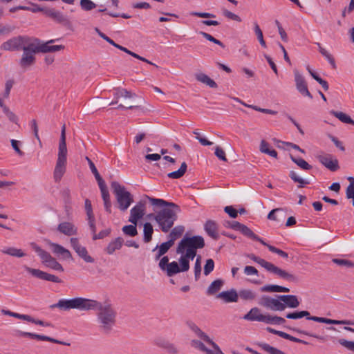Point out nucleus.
Returning a JSON list of instances; mask_svg holds the SVG:
<instances>
[{
    "label": "nucleus",
    "instance_id": "nucleus-64",
    "mask_svg": "<svg viewBox=\"0 0 354 354\" xmlns=\"http://www.w3.org/2000/svg\"><path fill=\"white\" fill-rule=\"evenodd\" d=\"M95 179H96V180L97 182V184H98V186L100 187L101 194L106 192H109V190L107 189V187L106 185V183H105L104 180L102 179V178L101 177L100 175L97 176V177H95Z\"/></svg>",
    "mask_w": 354,
    "mask_h": 354
},
{
    "label": "nucleus",
    "instance_id": "nucleus-43",
    "mask_svg": "<svg viewBox=\"0 0 354 354\" xmlns=\"http://www.w3.org/2000/svg\"><path fill=\"white\" fill-rule=\"evenodd\" d=\"M238 295L244 300H254L257 296L254 292L249 289L240 290Z\"/></svg>",
    "mask_w": 354,
    "mask_h": 354
},
{
    "label": "nucleus",
    "instance_id": "nucleus-57",
    "mask_svg": "<svg viewBox=\"0 0 354 354\" xmlns=\"http://www.w3.org/2000/svg\"><path fill=\"white\" fill-rule=\"evenodd\" d=\"M333 262L341 266H346L347 268L354 267V263L347 259H333Z\"/></svg>",
    "mask_w": 354,
    "mask_h": 354
},
{
    "label": "nucleus",
    "instance_id": "nucleus-19",
    "mask_svg": "<svg viewBox=\"0 0 354 354\" xmlns=\"http://www.w3.org/2000/svg\"><path fill=\"white\" fill-rule=\"evenodd\" d=\"M186 324L198 337L203 339L208 344L217 347V344L213 342L206 333L202 331L194 322L192 321H187Z\"/></svg>",
    "mask_w": 354,
    "mask_h": 354
},
{
    "label": "nucleus",
    "instance_id": "nucleus-26",
    "mask_svg": "<svg viewBox=\"0 0 354 354\" xmlns=\"http://www.w3.org/2000/svg\"><path fill=\"white\" fill-rule=\"evenodd\" d=\"M49 245L55 254L62 257L64 259H69L72 258L71 252L61 245L52 242H50Z\"/></svg>",
    "mask_w": 354,
    "mask_h": 354
},
{
    "label": "nucleus",
    "instance_id": "nucleus-31",
    "mask_svg": "<svg viewBox=\"0 0 354 354\" xmlns=\"http://www.w3.org/2000/svg\"><path fill=\"white\" fill-rule=\"evenodd\" d=\"M123 243L124 240L122 237H117L109 243L104 250L108 254H113L115 250L122 248Z\"/></svg>",
    "mask_w": 354,
    "mask_h": 354
},
{
    "label": "nucleus",
    "instance_id": "nucleus-37",
    "mask_svg": "<svg viewBox=\"0 0 354 354\" xmlns=\"http://www.w3.org/2000/svg\"><path fill=\"white\" fill-rule=\"evenodd\" d=\"M223 285V281L221 279H216L214 280L212 283L209 285L207 290V294L209 295H212L216 293L221 287Z\"/></svg>",
    "mask_w": 354,
    "mask_h": 354
},
{
    "label": "nucleus",
    "instance_id": "nucleus-14",
    "mask_svg": "<svg viewBox=\"0 0 354 354\" xmlns=\"http://www.w3.org/2000/svg\"><path fill=\"white\" fill-rule=\"evenodd\" d=\"M15 335L19 337H30L32 339H36L37 340L48 341L50 342L62 344V345H66V346L70 345L69 343L59 341L58 339L50 337L48 336L38 335V334H35V333H30V332H24V331H21V330H17Z\"/></svg>",
    "mask_w": 354,
    "mask_h": 354
},
{
    "label": "nucleus",
    "instance_id": "nucleus-58",
    "mask_svg": "<svg viewBox=\"0 0 354 354\" xmlns=\"http://www.w3.org/2000/svg\"><path fill=\"white\" fill-rule=\"evenodd\" d=\"M273 142H275L277 143H282L283 145H285L286 146H288V147H291L292 149L297 150V151H300L302 153H305V151L304 149H301L299 145H297L296 144H294L292 142H283V141L279 140H278L277 138H274L273 139Z\"/></svg>",
    "mask_w": 354,
    "mask_h": 354
},
{
    "label": "nucleus",
    "instance_id": "nucleus-60",
    "mask_svg": "<svg viewBox=\"0 0 354 354\" xmlns=\"http://www.w3.org/2000/svg\"><path fill=\"white\" fill-rule=\"evenodd\" d=\"M338 342L348 350L354 352V342L348 341L345 339H339Z\"/></svg>",
    "mask_w": 354,
    "mask_h": 354
},
{
    "label": "nucleus",
    "instance_id": "nucleus-63",
    "mask_svg": "<svg viewBox=\"0 0 354 354\" xmlns=\"http://www.w3.org/2000/svg\"><path fill=\"white\" fill-rule=\"evenodd\" d=\"M111 228H107L104 230H101L98 234H95V235L93 236V240L97 239H104L106 236H108L111 233Z\"/></svg>",
    "mask_w": 354,
    "mask_h": 354
},
{
    "label": "nucleus",
    "instance_id": "nucleus-38",
    "mask_svg": "<svg viewBox=\"0 0 354 354\" xmlns=\"http://www.w3.org/2000/svg\"><path fill=\"white\" fill-rule=\"evenodd\" d=\"M187 165L185 162H183L180 167L177 170L170 172L167 174V176L170 178L178 179L184 176L187 171Z\"/></svg>",
    "mask_w": 354,
    "mask_h": 354
},
{
    "label": "nucleus",
    "instance_id": "nucleus-20",
    "mask_svg": "<svg viewBox=\"0 0 354 354\" xmlns=\"http://www.w3.org/2000/svg\"><path fill=\"white\" fill-rule=\"evenodd\" d=\"M284 305V310L288 307L290 308H295L299 306V301L296 295H276Z\"/></svg>",
    "mask_w": 354,
    "mask_h": 354
},
{
    "label": "nucleus",
    "instance_id": "nucleus-5",
    "mask_svg": "<svg viewBox=\"0 0 354 354\" xmlns=\"http://www.w3.org/2000/svg\"><path fill=\"white\" fill-rule=\"evenodd\" d=\"M246 257L253 261L257 263L264 268L267 271L277 275L279 277L287 280L290 282H297L298 277L295 274L286 272L285 270L276 266L273 263L261 259L254 254H248Z\"/></svg>",
    "mask_w": 354,
    "mask_h": 354
},
{
    "label": "nucleus",
    "instance_id": "nucleus-36",
    "mask_svg": "<svg viewBox=\"0 0 354 354\" xmlns=\"http://www.w3.org/2000/svg\"><path fill=\"white\" fill-rule=\"evenodd\" d=\"M196 78L198 82L207 84L210 88H217L218 86L217 84L212 79L204 73L196 75Z\"/></svg>",
    "mask_w": 354,
    "mask_h": 354
},
{
    "label": "nucleus",
    "instance_id": "nucleus-23",
    "mask_svg": "<svg viewBox=\"0 0 354 354\" xmlns=\"http://www.w3.org/2000/svg\"><path fill=\"white\" fill-rule=\"evenodd\" d=\"M35 62L36 58L35 55L24 51L19 61V64L21 68L26 69L34 65Z\"/></svg>",
    "mask_w": 354,
    "mask_h": 354
},
{
    "label": "nucleus",
    "instance_id": "nucleus-13",
    "mask_svg": "<svg viewBox=\"0 0 354 354\" xmlns=\"http://www.w3.org/2000/svg\"><path fill=\"white\" fill-rule=\"evenodd\" d=\"M24 36L14 37L3 42L1 48L3 50L15 51L22 50Z\"/></svg>",
    "mask_w": 354,
    "mask_h": 354
},
{
    "label": "nucleus",
    "instance_id": "nucleus-18",
    "mask_svg": "<svg viewBox=\"0 0 354 354\" xmlns=\"http://www.w3.org/2000/svg\"><path fill=\"white\" fill-rule=\"evenodd\" d=\"M45 14L64 26L69 27L71 26V21L68 17L59 11L48 8L45 10Z\"/></svg>",
    "mask_w": 354,
    "mask_h": 354
},
{
    "label": "nucleus",
    "instance_id": "nucleus-3",
    "mask_svg": "<svg viewBox=\"0 0 354 354\" xmlns=\"http://www.w3.org/2000/svg\"><path fill=\"white\" fill-rule=\"evenodd\" d=\"M180 210V209L176 210V209L173 207H164L155 214H149L148 218L155 220L160 230L162 232L167 233L177 220V214Z\"/></svg>",
    "mask_w": 354,
    "mask_h": 354
},
{
    "label": "nucleus",
    "instance_id": "nucleus-28",
    "mask_svg": "<svg viewBox=\"0 0 354 354\" xmlns=\"http://www.w3.org/2000/svg\"><path fill=\"white\" fill-rule=\"evenodd\" d=\"M216 297L223 299L226 303H230L236 302L238 301L239 295L234 289H231L230 290L223 291L218 293Z\"/></svg>",
    "mask_w": 354,
    "mask_h": 354
},
{
    "label": "nucleus",
    "instance_id": "nucleus-41",
    "mask_svg": "<svg viewBox=\"0 0 354 354\" xmlns=\"http://www.w3.org/2000/svg\"><path fill=\"white\" fill-rule=\"evenodd\" d=\"M316 44L317 45V46L319 48V53L324 57H325L326 59H327V60L329 62V63L332 66V68L333 69H335L337 66H336V64H335V59L333 58V57L325 48H324L319 43H316Z\"/></svg>",
    "mask_w": 354,
    "mask_h": 354
},
{
    "label": "nucleus",
    "instance_id": "nucleus-33",
    "mask_svg": "<svg viewBox=\"0 0 354 354\" xmlns=\"http://www.w3.org/2000/svg\"><path fill=\"white\" fill-rule=\"evenodd\" d=\"M170 230L171 232L168 235L169 241H171V243L174 244L175 241L183 234L185 227L183 225H177Z\"/></svg>",
    "mask_w": 354,
    "mask_h": 354
},
{
    "label": "nucleus",
    "instance_id": "nucleus-62",
    "mask_svg": "<svg viewBox=\"0 0 354 354\" xmlns=\"http://www.w3.org/2000/svg\"><path fill=\"white\" fill-rule=\"evenodd\" d=\"M268 250L275 254H277L280 257L287 259L288 257V254L273 245H268Z\"/></svg>",
    "mask_w": 354,
    "mask_h": 354
},
{
    "label": "nucleus",
    "instance_id": "nucleus-39",
    "mask_svg": "<svg viewBox=\"0 0 354 354\" xmlns=\"http://www.w3.org/2000/svg\"><path fill=\"white\" fill-rule=\"evenodd\" d=\"M144 237L143 241L145 243H149L152 239V235L153 233V226L150 223H145L144 224Z\"/></svg>",
    "mask_w": 354,
    "mask_h": 354
},
{
    "label": "nucleus",
    "instance_id": "nucleus-24",
    "mask_svg": "<svg viewBox=\"0 0 354 354\" xmlns=\"http://www.w3.org/2000/svg\"><path fill=\"white\" fill-rule=\"evenodd\" d=\"M191 345L196 348H198L201 351L205 352L207 354H224L218 345L217 347L212 346L214 348V351L207 348L202 342L196 339L192 340Z\"/></svg>",
    "mask_w": 354,
    "mask_h": 354
},
{
    "label": "nucleus",
    "instance_id": "nucleus-12",
    "mask_svg": "<svg viewBox=\"0 0 354 354\" xmlns=\"http://www.w3.org/2000/svg\"><path fill=\"white\" fill-rule=\"evenodd\" d=\"M40 39L33 37L24 36L23 43V51L29 53L35 54L39 53V51Z\"/></svg>",
    "mask_w": 354,
    "mask_h": 354
},
{
    "label": "nucleus",
    "instance_id": "nucleus-48",
    "mask_svg": "<svg viewBox=\"0 0 354 354\" xmlns=\"http://www.w3.org/2000/svg\"><path fill=\"white\" fill-rule=\"evenodd\" d=\"M102 198L104 202L105 211L110 214L111 213V202L110 199V194L109 192L102 194Z\"/></svg>",
    "mask_w": 354,
    "mask_h": 354
},
{
    "label": "nucleus",
    "instance_id": "nucleus-56",
    "mask_svg": "<svg viewBox=\"0 0 354 354\" xmlns=\"http://www.w3.org/2000/svg\"><path fill=\"white\" fill-rule=\"evenodd\" d=\"M214 268V262L213 259H209L206 261V263L204 266V274L205 276L209 275Z\"/></svg>",
    "mask_w": 354,
    "mask_h": 354
},
{
    "label": "nucleus",
    "instance_id": "nucleus-4",
    "mask_svg": "<svg viewBox=\"0 0 354 354\" xmlns=\"http://www.w3.org/2000/svg\"><path fill=\"white\" fill-rule=\"evenodd\" d=\"M91 299L75 297L71 299H62L57 303L50 306V308H57L61 310L68 311L71 309L91 310Z\"/></svg>",
    "mask_w": 354,
    "mask_h": 354
},
{
    "label": "nucleus",
    "instance_id": "nucleus-35",
    "mask_svg": "<svg viewBox=\"0 0 354 354\" xmlns=\"http://www.w3.org/2000/svg\"><path fill=\"white\" fill-rule=\"evenodd\" d=\"M330 113L338 118L341 122L345 124L354 125V120L348 115L341 111H331Z\"/></svg>",
    "mask_w": 354,
    "mask_h": 354
},
{
    "label": "nucleus",
    "instance_id": "nucleus-8",
    "mask_svg": "<svg viewBox=\"0 0 354 354\" xmlns=\"http://www.w3.org/2000/svg\"><path fill=\"white\" fill-rule=\"evenodd\" d=\"M259 304L274 311L284 310V305L278 297L272 298L267 295H263L259 301Z\"/></svg>",
    "mask_w": 354,
    "mask_h": 354
},
{
    "label": "nucleus",
    "instance_id": "nucleus-6",
    "mask_svg": "<svg viewBox=\"0 0 354 354\" xmlns=\"http://www.w3.org/2000/svg\"><path fill=\"white\" fill-rule=\"evenodd\" d=\"M111 187L115 195L118 208L122 212L126 211L133 202V196L129 192L126 190L123 185H121L117 181H113L111 184Z\"/></svg>",
    "mask_w": 354,
    "mask_h": 354
},
{
    "label": "nucleus",
    "instance_id": "nucleus-9",
    "mask_svg": "<svg viewBox=\"0 0 354 354\" xmlns=\"http://www.w3.org/2000/svg\"><path fill=\"white\" fill-rule=\"evenodd\" d=\"M146 201L140 200L137 204L131 209L130 216L129 221L132 224L137 225L139 219L142 218L145 214Z\"/></svg>",
    "mask_w": 354,
    "mask_h": 354
},
{
    "label": "nucleus",
    "instance_id": "nucleus-34",
    "mask_svg": "<svg viewBox=\"0 0 354 354\" xmlns=\"http://www.w3.org/2000/svg\"><path fill=\"white\" fill-rule=\"evenodd\" d=\"M261 313L260 309L257 307L252 308L246 315H244L243 319L248 321H257L261 322L260 318L263 317Z\"/></svg>",
    "mask_w": 354,
    "mask_h": 354
},
{
    "label": "nucleus",
    "instance_id": "nucleus-45",
    "mask_svg": "<svg viewBox=\"0 0 354 354\" xmlns=\"http://www.w3.org/2000/svg\"><path fill=\"white\" fill-rule=\"evenodd\" d=\"M289 176L294 182L299 183V188L304 187L306 185L309 184L308 180L300 178L294 171H290Z\"/></svg>",
    "mask_w": 354,
    "mask_h": 354
},
{
    "label": "nucleus",
    "instance_id": "nucleus-11",
    "mask_svg": "<svg viewBox=\"0 0 354 354\" xmlns=\"http://www.w3.org/2000/svg\"><path fill=\"white\" fill-rule=\"evenodd\" d=\"M24 269L31 274L32 276L48 281L54 283H61L62 280L57 276L41 271L39 269L32 268L27 266H24Z\"/></svg>",
    "mask_w": 354,
    "mask_h": 354
},
{
    "label": "nucleus",
    "instance_id": "nucleus-22",
    "mask_svg": "<svg viewBox=\"0 0 354 354\" xmlns=\"http://www.w3.org/2000/svg\"><path fill=\"white\" fill-rule=\"evenodd\" d=\"M55 42L54 39H50L46 42L40 40L39 53H47L51 52H56L64 48L63 45H51Z\"/></svg>",
    "mask_w": 354,
    "mask_h": 354
},
{
    "label": "nucleus",
    "instance_id": "nucleus-61",
    "mask_svg": "<svg viewBox=\"0 0 354 354\" xmlns=\"http://www.w3.org/2000/svg\"><path fill=\"white\" fill-rule=\"evenodd\" d=\"M223 14L225 17H227L230 19H232V20H234V21H236L238 22L241 21V17L239 15L232 12L231 11H229L227 10H224L223 11Z\"/></svg>",
    "mask_w": 354,
    "mask_h": 354
},
{
    "label": "nucleus",
    "instance_id": "nucleus-51",
    "mask_svg": "<svg viewBox=\"0 0 354 354\" xmlns=\"http://www.w3.org/2000/svg\"><path fill=\"white\" fill-rule=\"evenodd\" d=\"M290 330H292V331L297 333H299V334H303V335H308V336H310V337H313L315 338H317L321 341H323L324 342L326 340V338L324 336H320V335H317L316 334H313V333H310L306 330H301L299 328H290Z\"/></svg>",
    "mask_w": 354,
    "mask_h": 354
},
{
    "label": "nucleus",
    "instance_id": "nucleus-29",
    "mask_svg": "<svg viewBox=\"0 0 354 354\" xmlns=\"http://www.w3.org/2000/svg\"><path fill=\"white\" fill-rule=\"evenodd\" d=\"M205 230L207 234L215 240H217L219 237L218 234V225L217 223L212 220H208L205 223Z\"/></svg>",
    "mask_w": 354,
    "mask_h": 354
},
{
    "label": "nucleus",
    "instance_id": "nucleus-53",
    "mask_svg": "<svg viewBox=\"0 0 354 354\" xmlns=\"http://www.w3.org/2000/svg\"><path fill=\"white\" fill-rule=\"evenodd\" d=\"M201 257L198 256L196 259V262H195V265H194V277H195L196 281H197L201 277Z\"/></svg>",
    "mask_w": 354,
    "mask_h": 354
},
{
    "label": "nucleus",
    "instance_id": "nucleus-10",
    "mask_svg": "<svg viewBox=\"0 0 354 354\" xmlns=\"http://www.w3.org/2000/svg\"><path fill=\"white\" fill-rule=\"evenodd\" d=\"M71 247L77 254V255L86 263H94L95 259L88 254L86 248L81 245L79 240L76 237H73L70 240Z\"/></svg>",
    "mask_w": 354,
    "mask_h": 354
},
{
    "label": "nucleus",
    "instance_id": "nucleus-59",
    "mask_svg": "<svg viewBox=\"0 0 354 354\" xmlns=\"http://www.w3.org/2000/svg\"><path fill=\"white\" fill-rule=\"evenodd\" d=\"M348 180L350 181L349 185L346 188V198H350L353 196L354 192V178L348 177Z\"/></svg>",
    "mask_w": 354,
    "mask_h": 354
},
{
    "label": "nucleus",
    "instance_id": "nucleus-30",
    "mask_svg": "<svg viewBox=\"0 0 354 354\" xmlns=\"http://www.w3.org/2000/svg\"><path fill=\"white\" fill-rule=\"evenodd\" d=\"M30 245L31 248L37 254V255L40 257L41 262L46 265L51 259V255L48 252L43 250L41 247L37 245L35 243H31Z\"/></svg>",
    "mask_w": 354,
    "mask_h": 354
},
{
    "label": "nucleus",
    "instance_id": "nucleus-52",
    "mask_svg": "<svg viewBox=\"0 0 354 354\" xmlns=\"http://www.w3.org/2000/svg\"><path fill=\"white\" fill-rule=\"evenodd\" d=\"M200 35H201L204 38H205L207 40L212 41L218 46H220L222 48H225V45L223 42H221L220 40L214 38L213 36L209 35V33H207L205 32L201 31L199 32Z\"/></svg>",
    "mask_w": 354,
    "mask_h": 354
},
{
    "label": "nucleus",
    "instance_id": "nucleus-1",
    "mask_svg": "<svg viewBox=\"0 0 354 354\" xmlns=\"http://www.w3.org/2000/svg\"><path fill=\"white\" fill-rule=\"evenodd\" d=\"M91 310H98L97 320L100 330L104 334H109L116 323L117 312L110 301L101 303L92 299Z\"/></svg>",
    "mask_w": 354,
    "mask_h": 354
},
{
    "label": "nucleus",
    "instance_id": "nucleus-54",
    "mask_svg": "<svg viewBox=\"0 0 354 354\" xmlns=\"http://www.w3.org/2000/svg\"><path fill=\"white\" fill-rule=\"evenodd\" d=\"M46 266L57 271L63 272L64 268L62 266L56 261V259L53 257L48 261V263L46 265Z\"/></svg>",
    "mask_w": 354,
    "mask_h": 354
},
{
    "label": "nucleus",
    "instance_id": "nucleus-47",
    "mask_svg": "<svg viewBox=\"0 0 354 354\" xmlns=\"http://www.w3.org/2000/svg\"><path fill=\"white\" fill-rule=\"evenodd\" d=\"M174 245V244L171 243V241H167L166 242H164L161 243L160 245H157L153 251H156L157 249H158V251L160 252V254H166L168 250Z\"/></svg>",
    "mask_w": 354,
    "mask_h": 354
},
{
    "label": "nucleus",
    "instance_id": "nucleus-46",
    "mask_svg": "<svg viewBox=\"0 0 354 354\" xmlns=\"http://www.w3.org/2000/svg\"><path fill=\"white\" fill-rule=\"evenodd\" d=\"M254 32L257 37V39L261 44V46L263 48H266L267 46H266V41L263 39V32H262L259 24L256 21L254 22Z\"/></svg>",
    "mask_w": 354,
    "mask_h": 354
},
{
    "label": "nucleus",
    "instance_id": "nucleus-42",
    "mask_svg": "<svg viewBox=\"0 0 354 354\" xmlns=\"http://www.w3.org/2000/svg\"><path fill=\"white\" fill-rule=\"evenodd\" d=\"M290 158L293 162L304 170H310L313 168V167L303 158H297L291 154L290 155Z\"/></svg>",
    "mask_w": 354,
    "mask_h": 354
},
{
    "label": "nucleus",
    "instance_id": "nucleus-50",
    "mask_svg": "<svg viewBox=\"0 0 354 354\" xmlns=\"http://www.w3.org/2000/svg\"><path fill=\"white\" fill-rule=\"evenodd\" d=\"M122 232L126 235L130 236H135L138 234V230L136 228V225H125L122 227Z\"/></svg>",
    "mask_w": 354,
    "mask_h": 354
},
{
    "label": "nucleus",
    "instance_id": "nucleus-17",
    "mask_svg": "<svg viewBox=\"0 0 354 354\" xmlns=\"http://www.w3.org/2000/svg\"><path fill=\"white\" fill-rule=\"evenodd\" d=\"M318 160L331 171H335L339 169V162L336 158H333L330 154L319 155L317 156Z\"/></svg>",
    "mask_w": 354,
    "mask_h": 354
},
{
    "label": "nucleus",
    "instance_id": "nucleus-44",
    "mask_svg": "<svg viewBox=\"0 0 354 354\" xmlns=\"http://www.w3.org/2000/svg\"><path fill=\"white\" fill-rule=\"evenodd\" d=\"M260 347L269 354H286L283 351L273 347L268 344L261 343L259 344Z\"/></svg>",
    "mask_w": 354,
    "mask_h": 354
},
{
    "label": "nucleus",
    "instance_id": "nucleus-25",
    "mask_svg": "<svg viewBox=\"0 0 354 354\" xmlns=\"http://www.w3.org/2000/svg\"><path fill=\"white\" fill-rule=\"evenodd\" d=\"M57 230L61 233L67 235H75L77 233V227L70 222H62L58 225Z\"/></svg>",
    "mask_w": 354,
    "mask_h": 354
},
{
    "label": "nucleus",
    "instance_id": "nucleus-16",
    "mask_svg": "<svg viewBox=\"0 0 354 354\" xmlns=\"http://www.w3.org/2000/svg\"><path fill=\"white\" fill-rule=\"evenodd\" d=\"M57 156V160L66 162L67 147L66 142V125L64 124L62 127Z\"/></svg>",
    "mask_w": 354,
    "mask_h": 354
},
{
    "label": "nucleus",
    "instance_id": "nucleus-27",
    "mask_svg": "<svg viewBox=\"0 0 354 354\" xmlns=\"http://www.w3.org/2000/svg\"><path fill=\"white\" fill-rule=\"evenodd\" d=\"M179 262L180 263V267H179L178 263L176 261H172L169 263V266L166 268L165 271L167 272V275L168 277H172L174 274L179 273L180 272H186L189 269H185L183 268V264L182 263L181 257L179 259Z\"/></svg>",
    "mask_w": 354,
    "mask_h": 354
},
{
    "label": "nucleus",
    "instance_id": "nucleus-32",
    "mask_svg": "<svg viewBox=\"0 0 354 354\" xmlns=\"http://www.w3.org/2000/svg\"><path fill=\"white\" fill-rule=\"evenodd\" d=\"M66 162L57 160L54 170V178L56 182L61 180L66 171Z\"/></svg>",
    "mask_w": 354,
    "mask_h": 354
},
{
    "label": "nucleus",
    "instance_id": "nucleus-15",
    "mask_svg": "<svg viewBox=\"0 0 354 354\" xmlns=\"http://www.w3.org/2000/svg\"><path fill=\"white\" fill-rule=\"evenodd\" d=\"M294 75L296 87L298 91L302 95L307 96L309 98L312 99L313 95L308 89L307 83L304 77L299 73V72L297 70L294 71Z\"/></svg>",
    "mask_w": 354,
    "mask_h": 354
},
{
    "label": "nucleus",
    "instance_id": "nucleus-7",
    "mask_svg": "<svg viewBox=\"0 0 354 354\" xmlns=\"http://www.w3.org/2000/svg\"><path fill=\"white\" fill-rule=\"evenodd\" d=\"M306 317L308 320H312L319 323H324L328 324H351L353 325L354 322L346 320H335L325 317H319L316 316H310V313L307 310L293 312L292 319H301L302 317Z\"/></svg>",
    "mask_w": 354,
    "mask_h": 354
},
{
    "label": "nucleus",
    "instance_id": "nucleus-21",
    "mask_svg": "<svg viewBox=\"0 0 354 354\" xmlns=\"http://www.w3.org/2000/svg\"><path fill=\"white\" fill-rule=\"evenodd\" d=\"M145 198L150 202L151 205L155 207H173L179 210V206L174 203L169 202L160 198H155L147 195Z\"/></svg>",
    "mask_w": 354,
    "mask_h": 354
},
{
    "label": "nucleus",
    "instance_id": "nucleus-2",
    "mask_svg": "<svg viewBox=\"0 0 354 354\" xmlns=\"http://www.w3.org/2000/svg\"><path fill=\"white\" fill-rule=\"evenodd\" d=\"M204 246V239L201 236H184L179 242L176 252L182 254L181 260L185 269H189V259L193 260L196 256L197 249L203 248Z\"/></svg>",
    "mask_w": 354,
    "mask_h": 354
},
{
    "label": "nucleus",
    "instance_id": "nucleus-55",
    "mask_svg": "<svg viewBox=\"0 0 354 354\" xmlns=\"http://www.w3.org/2000/svg\"><path fill=\"white\" fill-rule=\"evenodd\" d=\"M240 232L245 236H246L247 237L251 239H257V234H254L248 227H247L246 225H242L241 227V230H240Z\"/></svg>",
    "mask_w": 354,
    "mask_h": 354
},
{
    "label": "nucleus",
    "instance_id": "nucleus-40",
    "mask_svg": "<svg viewBox=\"0 0 354 354\" xmlns=\"http://www.w3.org/2000/svg\"><path fill=\"white\" fill-rule=\"evenodd\" d=\"M3 254L10 255L15 257H24L26 254L21 250L16 248H6L1 250Z\"/></svg>",
    "mask_w": 354,
    "mask_h": 354
},
{
    "label": "nucleus",
    "instance_id": "nucleus-49",
    "mask_svg": "<svg viewBox=\"0 0 354 354\" xmlns=\"http://www.w3.org/2000/svg\"><path fill=\"white\" fill-rule=\"evenodd\" d=\"M80 5L84 11H90L97 7V5L91 0H81Z\"/></svg>",
    "mask_w": 354,
    "mask_h": 354
}]
</instances>
